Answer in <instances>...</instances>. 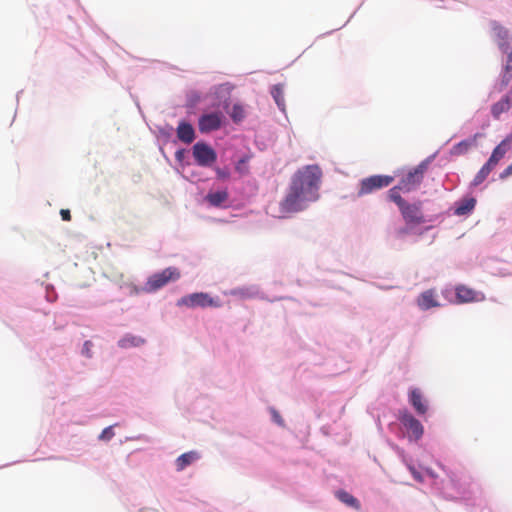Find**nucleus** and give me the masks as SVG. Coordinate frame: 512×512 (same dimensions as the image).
Listing matches in <instances>:
<instances>
[{
    "mask_svg": "<svg viewBox=\"0 0 512 512\" xmlns=\"http://www.w3.org/2000/svg\"><path fill=\"white\" fill-rule=\"evenodd\" d=\"M178 306H186L189 308L219 307L220 302L218 299L212 298L208 293L199 292L182 297L178 301Z\"/></svg>",
    "mask_w": 512,
    "mask_h": 512,
    "instance_id": "0eeeda50",
    "label": "nucleus"
},
{
    "mask_svg": "<svg viewBox=\"0 0 512 512\" xmlns=\"http://www.w3.org/2000/svg\"><path fill=\"white\" fill-rule=\"evenodd\" d=\"M272 412H273V418H274L275 422L280 424V425H283V419L278 414V412H276L275 410H273Z\"/></svg>",
    "mask_w": 512,
    "mask_h": 512,
    "instance_id": "72a5a7b5",
    "label": "nucleus"
},
{
    "mask_svg": "<svg viewBox=\"0 0 512 512\" xmlns=\"http://www.w3.org/2000/svg\"><path fill=\"white\" fill-rule=\"evenodd\" d=\"M455 293L456 299L459 303L480 301L484 298V296L480 292H477L465 285L456 286Z\"/></svg>",
    "mask_w": 512,
    "mask_h": 512,
    "instance_id": "f8f14e48",
    "label": "nucleus"
},
{
    "mask_svg": "<svg viewBox=\"0 0 512 512\" xmlns=\"http://www.w3.org/2000/svg\"><path fill=\"white\" fill-rule=\"evenodd\" d=\"M387 197L397 205L407 226L415 227L425 223V216L422 210L421 201L409 203L401 196V194L397 193L396 189H390Z\"/></svg>",
    "mask_w": 512,
    "mask_h": 512,
    "instance_id": "f03ea898",
    "label": "nucleus"
},
{
    "mask_svg": "<svg viewBox=\"0 0 512 512\" xmlns=\"http://www.w3.org/2000/svg\"><path fill=\"white\" fill-rule=\"evenodd\" d=\"M206 201L215 207L221 206L228 199V192L226 190L209 192L206 196Z\"/></svg>",
    "mask_w": 512,
    "mask_h": 512,
    "instance_id": "6ab92c4d",
    "label": "nucleus"
},
{
    "mask_svg": "<svg viewBox=\"0 0 512 512\" xmlns=\"http://www.w3.org/2000/svg\"><path fill=\"white\" fill-rule=\"evenodd\" d=\"M489 174H490V172L484 166H482V168L475 175V177L471 183L472 186L476 187V186L480 185L482 182L485 181V179L488 177Z\"/></svg>",
    "mask_w": 512,
    "mask_h": 512,
    "instance_id": "393cba45",
    "label": "nucleus"
},
{
    "mask_svg": "<svg viewBox=\"0 0 512 512\" xmlns=\"http://www.w3.org/2000/svg\"><path fill=\"white\" fill-rule=\"evenodd\" d=\"M475 135L472 139H465L457 144H455L451 149V155L460 156L466 154L476 143Z\"/></svg>",
    "mask_w": 512,
    "mask_h": 512,
    "instance_id": "f3484780",
    "label": "nucleus"
},
{
    "mask_svg": "<svg viewBox=\"0 0 512 512\" xmlns=\"http://www.w3.org/2000/svg\"><path fill=\"white\" fill-rule=\"evenodd\" d=\"M180 276L181 273L178 268L168 267L160 272L152 274L143 288L139 289L137 287H133L132 292L136 294L140 292L152 293L161 289L169 282L178 280Z\"/></svg>",
    "mask_w": 512,
    "mask_h": 512,
    "instance_id": "20e7f679",
    "label": "nucleus"
},
{
    "mask_svg": "<svg viewBox=\"0 0 512 512\" xmlns=\"http://www.w3.org/2000/svg\"><path fill=\"white\" fill-rule=\"evenodd\" d=\"M195 162L202 167H210L217 160L215 150L205 142H197L192 148Z\"/></svg>",
    "mask_w": 512,
    "mask_h": 512,
    "instance_id": "6e6552de",
    "label": "nucleus"
},
{
    "mask_svg": "<svg viewBox=\"0 0 512 512\" xmlns=\"http://www.w3.org/2000/svg\"><path fill=\"white\" fill-rule=\"evenodd\" d=\"M494 34L499 48L506 51L510 45V35L508 30L502 26H495Z\"/></svg>",
    "mask_w": 512,
    "mask_h": 512,
    "instance_id": "dca6fc26",
    "label": "nucleus"
},
{
    "mask_svg": "<svg viewBox=\"0 0 512 512\" xmlns=\"http://www.w3.org/2000/svg\"><path fill=\"white\" fill-rule=\"evenodd\" d=\"M312 201L289 185L285 197L279 204L280 218L305 210Z\"/></svg>",
    "mask_w": 512,
    "mask_h": 512,
    "instance_id": "7ed1b4c3",
    "label": "nucleus"
},
{
    "mask_svg": "<svg viewBox=\"0 0 512 512\" xmlns=\"http://www.w3.org/2000/svg\"><path fill=\"white\" fill-rule=\"evenodd\" d=\"M221 124L222 115L218 112L203 114L198 121V127L201 133H209L218 130Z\"/></svg>",
    "mask_w": 512,
    "mask_h": 512,
    "instance_id": "9d476101",
    "label": "nucleus"
},
{
    "mask_svg": "<svg viewBox=\"0 0 512 512\" xmlns=\"http://www.w3.org/2000/svg\"><path fill=\"white\" fill-rule=\"evenodd\" d=\"M216 173H217V176H218L219 178H223V179H224V178H228V176H229V173H228L227 171H223V170H221L220 168H217V169H216Z\"/></svg>",
    "mask_w": 512,
    "mask_h": 512,
    "instance_id": "473e14b6",
    "label": "nucleus"
},
{
    "mask_svg": "<svg viewBox=\"0 0 512 512\" xmlns=\"http://www.w3.org/2000/svg\"><path fill=\"white\" fill-rule=\"evenodd\" d=\"M512 70V50L511 53L508 55V63L506 65V71L509 72Z\"/></svg>",
    "mask_w": 512,
    "mask_h": 512,
    "instance_id": "f704fd0d",
    "label": "nucleus"
},
{
    "mask_svg": "<svg viewBox=\"0 0 512 512\" xmlns=\"http://www.w3.org/2000/svg\"><path fill=\"white\" fill-rule=\"evenodd\" d=\"M501 142L506 144V147L510 150L512 147V132L508 134Z\"/></svg>",
    "mask_w": 512,
    "mask_h": 512,
    "instance_id": "c756f323",
    "label": "nucleus"
},
{
    "mask_svg": "<svg viewBox=\"0 0 512 512\" xmlns=\"http://www.w3.org/2000/svg\"><path fill=\"white\" fill-rule=\"evenodd\" d=\"M200 458V454L197 451H189L180 455L176 461V470L183 471L186 467L194 463Z\"/></svg>",
    "mask_w": 512,
    "mask_h": 512,
    "instance_id": "2eb2a0df",
    "label": "nucleus"
},
{
    "mask_svg": "<svg viewBox=\"0 0 512 512\" xmlns=\"http://www.w3.org/2000/svg\"><path fill=\"white\" fill-rule=\"evenodd\" d=\"M409 401L418 414L423 415L427 412V405L425 404L422 393L418 388L410 390Z\"/></svg>",
    "mask_w": 512,
    "mask_h": 512,
    "instance_id": "4468645a",
    "label": "nucleus"
},
{
    "mask_svg": "<svg viewBox=\"0 0 512 512\" xmlns=\"http://www.w3.org/2000/svg\"><path fill=\"white\" fill-rule=\"evenodd\" d=\"M429 163V159H425L424 161H422L416 167L409 170L405 175H403L399 181V184L397 186L392 187L391 189H396L397 193L399 194L401 191L409 193L417 189L424 179V174L428 169Z\"/></svg>",
    "mask_w": 512,
    "mask_h": 512,
    "instance_id": "39448f33",
    "label": "nucleus"
},
{
    "mask_svg": "<svg viewBox=\"0 0 512 512\" xmlns=\"http://www.w3.org/2000/svg\"><path fill=\"white\" fill-rule=\"evenodd\" d=\"M321 179L322 171L318 165H306L293 174L289 185L315 202L319 198Z\"/></svg>",
    "mask_w": 512,
    "mask_h": 512,
    "instance_id": "f257e3e1",
    "label": "nucleus"
},
{
    "mask_svg": "<svg viewBox=\"0 0 512 512\" xmlns=\"http://www.w3.org/2000/svg\"><path fill=\"white\" fill-rule=\"evenodd\" d=\"M176 132L178 139L186 144L192 143L195 139L193 126L185 121L179 123Z\"/></svg>",
    "mask_w": 512,
    "mask_h": 512,
    "instance_id": "ddd939ff",
    "label": "nucleus"
},
{
    "mask_svg": "<svg viewBox=\"0 0 512 512\" xmlns=\"http://www.w3.org/2000/svg\"><path fill=\"white\" fill-rule=\"evenodd\" d=\"M114 436L113 426L106 427L99 435L100 440L109 441Z\"/></svg>",
    "mask_w": 512,
    "mask_h": 512,
    "instance_id": "bb28decb",
    "label": "nucleus"
},
{
    "mask_svg": "<svg viewBox=\"0 0 512 512\" xmlns=\"http://www.w3.org/2000/svg\"><path fill=\"white\" fill-rule=\"evenodd\" d=\"M509 151V149L506 147V144H503L500 142L493 150L492 156L495 159H498L499 161L505 156V154Z\"/></svg>",
    "mask_w": 512,
    "mask_h": 512,
    "instance_id": "a878e982",
    "label": "nucleus"
},
{
    "mask_svg": "<svg viewBox=\"0 0 512 512\" xmlns=\"http://www.w3.org/2000/svg\"><path fill=\"white\" fill-rule=\"evenodd\" d=\"M408 469L410 473L412 474L413 478L418 482H423V477L420 472H418L414 466L408 465Z\"/></svg>",
    "mask_w": 512,
    "mask_h": 512,
    "instance_id": "c85d7f7f",
    "label": "nucleus"
},
{
    "mask_svg": "<svg viewBox=\"0 0 512 512\" xmlns=\"http://www.w3.org/2000/svg\"><path fill=\"white\" fill-rule=\"evenodd\" d=\"M400 422L409 432V438L412 440H419L424 432L423 426L412 414L404 412L399 417Z\"/></svg>",
    "mask_w": 512,
    "mask_h": 512,
    "instance_id": "1a4fd4ad",
    "label": "nucleus"
},
{
    "mask_svg": "<svg viewBox=\"0 0 512 512\" xmlns=\"http://www.w3.org/2000/svg\"><path fill=\"white\" fill-rule=\"evenodd\" d=\"M336 497L339 501L344 503L345 505L352 507L356 510H360L361 504L352 494L348 493L345 490H339L336 492Z\"/></svg>",
    "mask_w": 512,
    "mask_h": 512,
    "instance_id": "a211bd4d",
    "label": "nucleus"
},
{
    "mask_svg": "<svg viewBox=\"0 0 512 512\" xmlns=\"http://www.w3.org/2000/svg\"><path fill=\"white\" fill-rule=\"evenodd\" d=\"M416 303L421 310H428L440 306L438 295L435 289H428L423 291L417 297Z\"/></svg>",
    "mask_w": 512,
    "mask_h": 512,
    "instance_id": "9b49d317",
    "label": "nucleus"
},
{
    "mask_svg": "<svg viewBox=\"0 0 512 512\" xmlns=\"http://www.w3.org/2000/svg\"><path fill=\"white\" fill-rule=\"evenodd\" d=\"M393 181L394 177L388 175H373L364 178L359 183L357 196L362 197L382 188L388 187Z\"/></svg>",
    "mask_w": 512,
    "mask_h": 512,
    "instance_id": "423d86ee",
    "label": "nucleus"
},
{
    "mask_svg": "<svg viewBox=\"0 0 512 512\" xmlns=\"http://www.w3.org/2000/svg\"><path fill=\"white\" fill-rule=\"evenodd\" d=\"M427 472H428V473H429V475H431L432 477H435V474H434L433 472H431V471H429V470H428Z\"/></svg>",
    "mask_w": 512,
    "mask_h": 512,
    "instance_id": "c9c22d12",
    "label": "nucleus"
},
{
    "mask_svg": "<svg viewBox=\"0 0 512 512\" xmlns=\"http://www.w3.org/2000/svg\"><path fill=\"white\" fill-rule=\"evenodd\" d=\"M499 163L498 159H495L492 155L488 159V161L483 165L490 173Z\"/></svg>",
    "mask_w": 512,
    "mask_h": 512,
    "instance_id": "cd10ccee",
    "label": "nucleus"
},
{
    "mask_svg": "<svg viewBox=\"0 0 512 512\" xmlns=\"http://www.w3.org/2000/svg\"><path fill=\"white\" fill-rule=\"evenodd\" d=\"M230 116L235 123L242 121L245 117V109L241 104H234Z\"/></svg>",
    "mask_w": 512,
    "mask_h": 512,
    "instance_id": "b1692460",
    "label": "nucleus"
},
{
    "mask_svg": "<svg viewBox=\"0 0 512 512\" xmlns=\"http://www.w3.org/2000/svg\"><path fill=\"white\" fill-rule=\"evenodd\" d=\"M271 95L281 111H285L284 87L282 84H276L271 88Z\"/></svg>",
    "mask_w": 512,
    "mask_h": 512,
    "instance_id": "aec40b11",
    "label": "nucleus"
},
{
    "mask_svg": "<svg viewBox=\"0 0 512 512\" xmlns=\"http://www.w3.org/2000/svg\"><path fill=\"white\" fill-rule=\"evenodd\" d=\"M476 205L475 198L463 199L455 209V214L458 216L466 215L470 213Z\"/></svg>",
    "mask_w": 512,
    "mask_h": 512,
    "instance_id": "4be33fe9",
    "label": "nucleus"
},
{
    "mask_svg": "<svg viewBox=\"0 0 512 512\" xmlns=\"http://www.w3.org/2000/svg\"><path fill=\"white\" fill-rule=\"evenodd\" d=\"M60 215L64 221H70L71 220V214L68 209H61Z\"/></svg>",
    "mask_w": 512,
    "mask_h": 512,
    "instance_id": "7c9ffc66",
    "label": "nucleus"
},
{
    "mask_svg": "<svg viewBox=\"0 0 512 512\" xmlns=\"http://www.w3.org/2000/svg\"><path fill=\"white\" fill-rule=\"evenodd\" d=\"M511 107V100L508 96L503 97L492 106L491 112L495 118H498L502 113L508 111Z\"/></svg>",
    "mask_w": 512,
    "mask_h": 512,
    "instance_id": "412c9836",
    "label": "nucleus"
},
{
    "mask_svg": "<svg viewBox=\"0 0 512 512\" xmlns=\"http://www.w3.org/2000/svg\"><path fill=\"white\" fill-rule=\"evenodd\" d=\"M510 175H512V163L505 168V170L501 173L500 177L503 179Z\"/></svg>",
    "mask_w": 512,
    "mask_h": 512,
    "instance_id": "2f4dec72",
    "label": "nucleus"
},
{
    "mask_svg": "<svg viewBox=\"0 0 512 512\" xmlns=\"http://www.w3.org/2000/svg\"><path fill=\"white\" fill-rule=\"evenodd\" d=\"M144 342L143 339L135 336H126L120 340V348L129 349L134 347H140V344Z\"/></svg>",
    "mask_w": 512,
    "mask_h": 512,
    "instance_id": "5701e85b",
    "label": "nucleus"
}]
</instances>
